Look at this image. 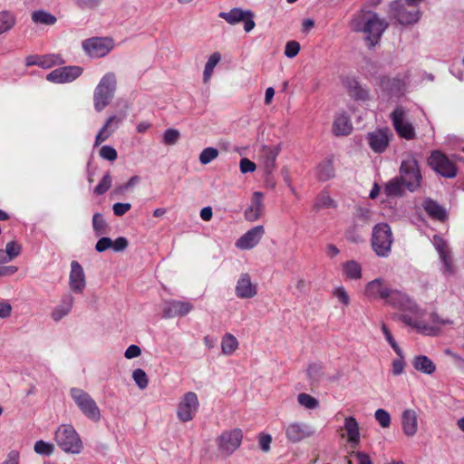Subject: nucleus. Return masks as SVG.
<instances>
[{"mask_svg":"<svg viewBox=\"0 0 464 464\" xmlns=\"http://www.w3.org/2000/svg\"><path fill=\"white\" fill-rule=\"evenodd\" d=\"M430 168L445 178H454L457 175L455 164L442 152L433 151L429 158Z\"/></svg>","mask_w":464,"mask_h":464,"instance_id":"ddd939ff","label":"nucleus"},{"mask_svg":"<svg viewBox=\"0 0 464 464\" xmlns=\"http://www.w3.org/2000/svg\"><path fill=\"white\" fill-rule=\"evenodd\" d=\"M82 72L80 66H64L53 70L46 75V80L50 82L63 84L74 81Z\"/></svg>","mask_w":464,"mask_h":464,"instance_id":"f3484780","label":"nucleus"},{"mask_svg":"<svg viewBox=\"0 0 464 464\" xmlns=\"http://www.w3.org/2000/svg\"><path fill=\"white\" fill-rule=\"evenodd\" d=\"M399 177L410 192H414L420 188L422 176L419 162L414 157L409 156L401 161Z\"/></svg>","mask_w":464,"mask_h":464,"instance_id":"423d86ee","label":"nucleus"},{"mask_svg":"<svg viewBox=\"0 0 464 464\" xmlns=\"http://www.w3.org/2000/svg\"><path fill=\"white\" fill-rule=\"evenodd\" d=\"M34 451L42 456H51L54 452V446L44 440H37L34 446Z\"/></svg>","mask_w":464,"mask_h":464,"instance_id":"37998d69","label":"nucleus"},{"mask_svg":"<svg viewBox=\"0 0 464 464\" xmlns=\"http://www.w3.org/2000/svg\"><path fill=\"white\" fill-rule=\"evenodd\" d=\"M63 61L59 54L48 53L44 55L31 54L25 58L26 66L37 65L43 69H50L63 63Z\"/></svg>","mask_w":464,"mask_h":464,"instance_id":"b1692460","label":"nucleus"},{"mask_svg":"<svg viewBox=\"0 0 464 464\" xmlns=\"http://www.w3.org/2000/svg\"><path fill=\"white\" fill-rule=\"evenodd\" d=\"M74 304V297L72 294L66 293L63 295L59 304L51 312V318L54 322H59L67 316L72 310Z\"/></svg>","mask_w":464,"mask_h":464,"instance_id":"a878e982","label":"nucleus"},{"mask_svg":"<svg viewBox=\"0 0 464 464\" xmlns=\"http://www.w3.org/2000/svg\"><path fill=\"white\" fill-rule=\"evenodd\" d=\"M132 378L136 385L140 389L144 390L149 384V379L146 372L142 369H136L132 372Z\"/></svg>","mask_w":464,"mask_h":464,"instance_id":"8fccbe9b","label":"nucleus"},{"mask_svg":"<svg viewBox=\"0 0 464 464\" xmlns=\"http://www.w3.org/2000/svg\"><path fill=\"white\" fill-rule=\"evenodd\" d=\"M220 60H221V55L218 52L213 53L208 57V59L205 64L204 71H203V81L205 83L208 82L209 80L211 79L213 72H214V69L218 65V63L220 62Z\"/></svg>","mask_w":464,"mask_h":464,"instance_id":"4c0bfd02","label":"nucleus"},{"mask_svg":"<svg viewBox=\"0 0 464 464\" xmlns=\"http://www.w3.org/2000/svg\"><path fill=\"white\" fill-rule=\"evenodd\" d=\"M199 409L198 395L194 392H188L180 398L177 407V418L181 422H188L194 419Z\"/></svg>","mask_w":464,"mask_h":464,"instance_id":"9b49d317","label":"nucleus"},{"mask_svg":"<svg viewBox=\"0 0 464 464\" xmlns=\"http://www.w3.org/2000/svg\"><path fill=\"white\" fill-rule=\"evenodd\" d=\"M2 464H20V452L16 450H10Z\"/></svg>","mask_w":464,"mask_h":464,"instance_id":"774afa93","label":"nucleus"},{"mask_svg":"<svg viewBox=\"0 0 464 464\" xmlns=\"http://www.w3.org/2000/svg\"><path fill=\"white\" fill-rule=\"evenodd\" d=\"M343 274L349 279L356 280L362 277V266L354 261L350 260L343 265Z\"/></svg>","mask_w":464,"mask_h":464,"instance_id":"58836bf2","label":"nucleus"},{"mask_svg":"<svg viewBox=\"0 0 464 464\" xmlns=\"http://www.w3.org/2000/svg\"><path fill=\"white\" fill-rule=\"evenodd\" d=\"M84 53L92 58H100L108 54L114 46L113 41L107 37H92L82 44Z\"/></svg>","mask_w":464,"mask_h":464,"instance_id":"f8f14e48","label":"nucleus"},{"mask_svg":"<svg viewBox=\"0 0 464 464\" xmlns=\"http://www.w3.org/2000/svg\"><path fill=\"white\" fill-rule=\"evenodd\" d=\"M391 288L380 278L369 282L365 285L364 295L372 299H382L386 301Z\"/></svg>","mask_w":464,"mask_h":464,"instance_id":"393cba45","label":"nucleus"},{"mask_svg":"<svg viewBox=\"0 0 464 464\" xmlns=\"http://www.w3.org/2000/svg\"><path fill=\"white\" fill-rule=\"evenodd\" d=\"M235 294L240 299H250L257 294V285L247 273L241 274L237 281Z\"/></svg>","mask_w":464,"mask_h":464,"instance_id":"4be33fe9","label":"nucleus"},{"mask_svg":"<svg viewBox=\"0 0 464 464\" xmlns=\"http://www.w3.org/2000/svg\"><path fill=\"white\" fill-rule=\"evenodd\" d=\"M100 156L106 160L113 161L117 159V150L109 145H104L100 150Z\"/></svg>","mask_w":464,"mask_h":464,"instance_id":"4d7b16f0","label":"nucleus"},{"mask_svg":"<svg viewBox=\"0 0 464 464\" xmlns=\"http://www.w3.org/2000/svg\"><path fill=\"white\" fill-rule=\"evenodd\" d=\"M406 79L405 78H382L381 81L382 86L388 90L392 93H398L402 91V89L406 85Z\"/></svg>","mask_w":464,"mask_h":464,"instance_id":"e433bc0d","label":"nucleus"},{"mask_svg":"<svg viewBox=\"0 0 464 464\" xmlns=\"http://www.w3.org/2000/svg\"><path fill=\"white\" fill-rule=\"evenodd\" d=\"M239 168H240V171L243 174H245V173L255 171L256 164L253 161H251L250 160H248L246 158H243V159H241V160L239 162Z\"/></svg>","mask_w":464,"mask_h":464,"instance_id":"0e129e2a","label":"nucleus"},{"mask_svg":"<svg viewBox=\"0 0 464 464\" xmlns=\"http://www.w3.org/2000/svg\"><path fill=\"white\" fill-rule=\"evenodd\" d=\"M22 251V246L16 241H10L6 244L5 249L4 250L5 255L8 262L17 257Z\"/></svg>","mask_w":464,"mask_h":464,"instance_id":"a18cd8bd","label":"nucleus"},{"mask_svg":"<svg viewBox=\"0 0 464 464\" xmlns=\"http://www.w3.org/2000/svg\"><path fill=\"white\" fill-rule=\"evenodd\" d=\"M193 309V304L186 301L170 300L163 304L162 313L164 318L185 316Z\"/></svg>","mask_w":464,"mask_h":464,"instance_id":"5701e85b","label":"nucleus"},{"mask_svg":"<svg viewBox=\"0 0 464 464\" xmlns=\"http://www.w3.org/2000/svg\"><path fill=\"white\" fill-rule=\"evenodd\" d=\"M422 207L427 215L432 219L443 222L448 218L446 208L430 198L424 199Z\"/></svg>","mask_w":464,"mask_h":464,"instance_id":"c85d7f7f","label":"nucleus"},{"mask_svg":"<svg viewBox=\"0 0 464 464\" xmlns=\"http://www.w3.org/2000/svg\"><path fill=\"white\" fill-rule=\"evenodd\" d=\"M180 137V133L178 130L169 128L167 129L163 133V142L166 145H174L178 142Z\"/></svg>","mask_w":464,"mask_h":464,"instance_id":"603ef678","label":"nucleus"},{"mask_svg":"<svg viewBox=\"0 0 464 464\" xmlns=\"http://www.w3.org/2000/svg\"><path fill=\"white\" fill-rule=\"evenodd\" d=\"M218 157V150L213 147L205 148L199 154V161L202 165H207Z\"/></svg>","mask_w":464,"mask_h":464,"instance_id":"49530a36","label":"nucleus"},{"mask_svg":"<svg viewBox=\"0 0 464 464\" xmlns=\"http://www.w3.org/2000/svg\"><path fill=\"white\" fill-rule=\"evenodd\" d=\"M243 432L240 429L224 431L218 438V450L225 455H231L241 444Z\"/></svg>","mask_w":464,"mask_h":464,"instance_id":"4468645a","label":"nucleus"},{"mask_svg":"<svg viewBox=\"0 0 464 464\" xmlns=\"http://www.w3.org/2000/svg\"><path fill=\"white\" fill-rule=\"evenodd\" d=\"M111 186V177L109 173L105 174L99 184L94 188V193L102 195L109 190Z\"/></svg>","mask_w":464,"mask_h":464,"instance_id":"5fc2aeb1","label":"nucleus"},{"mask_svg":"<svg viewBox=\"0 0 464 464\" xmlns=\"http://www.w3.org/2000/svg\"><path fill=\"white\" fill-rule=\"evenodd\" d=\"M333 295L338 299V301L343 304V305H349L351 299L348 292L346 289L343 286H337L334 289Z\"/></svg>","mask_w":464,"mask_h":464,"instance_id":"6e6d98bb","label":"nucleus"},{"mask_svg":"<svg viewBox=\"0 0 464 464\" xmlns=\"http://www.w3.org/2000/svg\"><path fill=\"white\" fill-rule=\"evenodd\" d=\"M405 186L400 177H394L384 186V193L389 198L402 197L405 192Z\"/></svg>","mask_w":464,"mask_h":464,"instance_id":"72a5a7b5","label":"nucleus"},{"mask_svg":"<svg viewBox=\"0 0 464 464\" xmlns=\"http://www.w3.org/2000/svg\"><path fill=\"white\" fill-rule=\"evenodd\" d=\"M343 428L347 433V441L355 447L360 443L361 435L359 430V424L355 418L349 416L344 419Z\"/></svg>","mask_w":464,"mask_h":464,"instance_id":"7c9ffc66","label":"nucleus"},{"mask_svg":"<svg viewBox=\"0 0 464 464\" xmlns=\"http://www.w3.org/2000/svg\"><path fill=\"white\" fill-rule=\"evenodd\" d=\"M388 27V23L379 17L374 12H365L358 15L353 21V30L365 34V39L370 46L378 44L382 34Z\"/></svg>","mask_w":464,"mask_h":464,"instance_id":"f257e3e1","label":"nucleus"},{"mask_svg":"<svg viewBox=\"0 0 464 464\" xmlns=\"http://www.w3.org/2000/svg\"><path fill=\"white\" fill-rule=\"evenodd\" d=\"M128 104L126 103L124 105L125 111H121L119 114H112L111 115L103 124V126L98 131L96 138H95V146H99L102 142L106 140L121 125V123L126 119L127 117V109Z\"/></svg>","mask_w":464,"mask_h":464,"instance_id":"2eb2a0df","label":"nucleus"},{"mask_svg":"<svg viewBox=\"0 0 464 464\" xmlns=\"http://www.w3.org/2000/svg\"><path fill=\"white\" fill-rule=\"evenodd\" d=\"M391 132L388 129H378L369 132L366 136L369 147L375 153H382L390 143Z\"/></svg>","mask_w":464,"mask_h":464,"instance_id":"a211bd4d","label":"nucleus"},{"mask_svg":"<svg viewBox=\"0 0 464 464\" xmlns=\"http://www.w3.org/2000/svg\"><path fill=\"white\" fill-rule=\"evenodd\" d=\"M433 246L439 253L440 259L442 263V266L440 268L441 272L445 276H450L453 274V265L450 251L444 241L439 236H434L432 240Z\"/></svg>","mask_w":464,"mask_h":464,"instance_id":"aec40b11","label":"nucleus"},{"mask_svg":"<svg viewBox=\"0 0 464 464\" xmlns=\"http://www.w3.org/2000/svg\"><path fill=\"white\" fill-rule=\"evenodd\" d=\"M314 207L316 208H334L336 207L334 200L327 192H322L316 198Z\"/></svg>","mask_w":464,"mask_h":464,"instance_id":"c03bdc74","label":"nucleus"},{"mask_svg":"<svg viewBox=\"0 0 464 464\" xmlns=\"http://www.w3.org/2000/svg\"><path fill=\"white\" fill-rule=\"evenodd\" d=\"M112 240L110 237H103L100 238L95 246V249L97 252H104L105 250L111 248Z\"/></svg>","mask_w":464,"mask_h":464,"instance_id":"e2e57ef3","label":"nucleus"},{"mask_svg":"<svg viewBox=\"0 0 464 464\" xmlns=\"http://www.w3.org/2000/svg\"><path fill=\"white\" fill-rule=\"evenodd\" d=\"M392 14L401 24L417 23L420 19V9L415 5H407L402 0H395L390 4Z\"/></svg>","mask_w":464,"mask_h":464,"instance_id":"9d476101","label":"nucleus"},{"mask_svg":"<svg viewBox=\"0 0 464 464\" xmlns=\"http://www.w3.org/2000/svg\"><path fill=\"white\" fill-rule=\"evenodd\" d=\"M69 286L71 291L75 294H82L86 287L84 270L81 264L75 260L71 262Z\"/></svg>","mask_w":464,"mask_h":464,"instance_id":"6ab92c4d","label":"nucleus"},{"mask_svg":"<svg viewBox=\"0 0 464 464\" xmlns=\"http://www.w3.org/2000/svg\"><path fill=\"white\" fill-rule=\"evenodd\" d=\"M372 212L368 208L360 207L356 210V217L363 222H369L372 218Z\"/></svg>","mask_w":464,"mask_h":464,"instance_id":"69168bd1","label":"nucleus"},{"mask_svg":"<svg viewBox=\"0 0 464 464\" xmlns=\"http://www.w3.org/2000/svg\"><path fill=\"white\" fill-rule=\"evenodd\" d=\"M265 234L263 226H256L242 235L236 242L237 247L243 250H248L255 247Z\"/></svg>","mask_w":464,"mask_h":464,"instance_id":"412c9836","label":"nucleus"},{"mask_svg":"<svg viewBox=\"0 0 464 464\" xmlns=\"http://www.w3.org/2000/svg\"><path fill=\"white\" fill-rule=\"evenodd\" d=\"M70 395L86 418L95 422L101 420V411L88 392L80 388H72Z\"/></svg>","mask_w":464,"mask_h":464,"instance_id":"0eeeda50","label":"nucleus"},{"mask_svg":"<svg viewBox=\"0 0 464 464\" xmlns=\"http://www.w3.org/2000/svg\"><path fill=\"white\" fill-rule=\"evenodd\" d=\"M300 51V44L296 41H289L285 47V55L287 58L295 57Z\"/></svg>","mask_w":464,"mask_h":464,"instance_id":"bf43d9fd","label":"nucleus"},{"mask_svg":"<svg viewBox=\"0 0 464 464\" xmlns=\"http://www.w3.org/2000/svg\"><path fill=\"white\" fill-rule=\"evenodd\" d=\"M382 334H384L386 341L392 346V348L396 353V354H401V347L398 345L397 342L392 337L390 330L388 329V327L386 326L385 324H382Z\"/></svg>","mask_w":464,"mask_h":464,"instance_id":"13d9d810","label":"nucleus"},{"mask_svg":"<svg viewBox=\"0 0 464 464\" xmlns=\"http://www.w3.org/2000/svg\"><path fill=\"white\" fill-rule=\"evenodd\" d=\"M12 305L7 300L0 299V318L5 319L10 316Z\"/></svg>","mask_w":464,"mask_h":464,"instance_id":"338daca9","label":"nucleus"},{"mask_svg":"<svg viewBox=\"0 0 464 464\" xmlns=\"http://www.w3.org/2000/svg\"><path fill=\"white\" fill-rule=\"evenodd\" d=\"M353 130V124L350 117L345 112L335 115L333 122V133L335 136H347Z\"/></svg>","mask_w":464,"mask_h":464,"instance_id":"c756f323","label":"nucleus"},{"mask_svg":"<svg viewBox=\"0 0 464 464\" xmlns=\"http://www.w3.org/2000/svg\"><path fill=\"white\" fill-rule=\"evenodd\" d=\"M263 208V194L259 191L254 192L251 204L245 210V218L251 222L257 220L262 215Z\"/></svg>","mask_w":464,"mask_h":464,"instance_id":"cd10ccee","label":"nucleus"},{"mask_svg":"<svg viewBox=\"0 0 464 464\" xmlns=\"http://www.w3.org/2000/svg\"><path fill=\"white\" fill-rule=\"evenodd\" d=\"M238 347L237 338L231 334H226L221 341V350L226 355L232 354Z\"/></svg>","mask_w":464,"mask_h":464,"instance_id":"79ce46f5","label":"nucleus"},{"mask_svg":"<svg viewBox=\"0 0 464 464\" xmlns=\"http://www.w3.org/2000/svg\"><path fill=\"white\" fill-rule=\"evenodd\" d=\"M412 365L415 370L425 374H432L436 371L435 363L426 355L415 356Z\"/></svg>","mask_w":464,"mask_h":464,"instance_id":"f704fd0d","label":"nucleus"},{"mask_svg":"<svg viewBox=\"0 0 464 464\" xmlns=\"http://www.w3.org/2000/svg\"><path fill=\"white\" fill-rule=\"evenodd\" d=\"M297 401L300 405L309 410L316 409L319 406V401L307 393H300L297 397Z\"/></svg>","mask_w":464,"mask_h":464,"instance_id":"de8ad7c7","label":"nucleus"},{"mask_svg":"<svg viewBox=\"0 0 464 464\" xmlns=\"http://www.w3.org/2000/svg\"><path fill=\"white\" fill-rule=\"evenodd\" d=\"M385 303L392 305L393 308L405 313L404 314H408L412 317H418L420 314V309L418 307L416 303L406 294L399 290L391 289Z\"/></svg>","mask_w":464,"mask_h":464,"instance_id":"1a4fd4ad","label":"nucleus"},{"mask_svg":"<svg viewBox=\"0 0 464 464\" xmlns=\"http://www.w3.org/2000/svg\"><path fill=\"white\" fill-rule=\"evenodd\" d=\"M116 76L107 72L99 82L93 92V105L97 111H103L111 102L116 91Z\"/></svg>","mask_w":464,"mask_h":464,"instance_id":"20e7f679","label":"nucleus"},{"mask_svg":"<svg viewBox=\"0 0 464 464\" xmlns=\"http://www.w3.org/2000/svg\"><path fill=\"white\" fill-rule=\"evenodd\" d=\"M32 20L35 24L53 25L56 23V17L44 10H37L32 14Z\"/></svg>","mask_w":464,"mask_h":464,"instance_id":"ea45409f","label":"nucleus"},{"mask_svg":"<svg viewBox=\"0 0 464 464\" xmlns=\"http://www.w3.org/2000/svg\"><path fill=\"white\" fill-rule=\"evenodd\" d=\"M423 313L420 310V314L418 317H412L408 314H401L400 320L405 324L411 326L416 329L419 333L427 335H435L442 326L452 324V321L448 318L440 317L437 313H431L430 315L431 324H429L420 320Z\"/></svg>","mask_w":464,"mask_h":464,"instance_id":"7ed1b4c3","label":"nucleus"},{"mask_svg":"<svg viewBox=\"0 0 464 464\" xmlns=\"http://www.w3.org/2000/svg\"><path fill=\"white\" fill-rule=\"evenodd\" d=\"M107 227V223L104 220L103 217L100 213H95L92 217V227L95 232V235L101 236L105 233Z\"/></svg>","mask_w":464,"mask_h":464,"instance_id":"09e8293b","label":"nucleus"},{"mask_svg":"<svg viewBox=\"0 0 464 464\" xmlns=\"http://www.w3.org/2000/svg\"><path fill=\"white\" fill-rule=\"evenodd\" d=\"M316 176L321 181H327L334 177V169L332 159L327 158L317 165Z\"/></svg>","mask_w":464,"mask_h":464,"instance_id":"c9c22d12","label":"nucleus"},{"mask_svg":"<svg viewBox=\"0 0 464 464\" xmlns=\"http://www.w3.org/2000/svg\"><path fill=\"white\" fill-rule=\"evenodd\" d=\"M374 418L382 428H388L391 425L390 413L383 409H378L374 413Z\"/></svg>","mask_w":464,"mask_h":464,"instance_id":"864d4df0","label":"nucleus"},{"mask_svg":"<svg viewBox=\"0 0 464 464\" xmlns=\"http://www.w3.org/2000/svg\"><path fill=\"white\" fill-rule=\"evenodd\" d=\"M16 23L15 15L9 11L0 12V34L11 30Z\"/></svg>","mask_w":464,"mask_h":464,"instance_id":"a19ab883","label":"nucleus"},{"mask_svg":"<svg viewBox=\"0 0 464 464\" xmlns=\"http://www.w3.org/2000/svg\"><path fill=\"white\" fill-rule=\"evenodd\" d=\"M401 426L404 434L413 437L418 430V415L412 409H406L401 414Z\"/></svg>","mask_w":464,"mask_h":464,"instance_id":"bb28decb","label":"nucleus"},{"mask_svg":"<svg viewBox=\"0 0 464 464\" xmlns=\"http://www.w3.org/2000/svg\"><path fill=\"white\" fill-rule=\"evenodd\" d=\"M408 111L403 106H397L391 114V120L397 134L405 140L415 139L416 131L411 122L407 119Z\"/></svg>","mask_w":464,"mask_h":464,"instance_id":"6e6552de","label":"nucleus"},{"mask_svg":"<svg viewBox=\"0 0 464 464\" xmlns=\"http://www.w3.org/2000/svg\"><path fill=\"white\" fill-rule=\"evenodd\" d=\"M286 439L292 443H297L315 434L313 426L306 422L295 421L285 427Z\"/></svg>","mask_w":464,"mask_h":464,"instance_id":"dca6fc26","label":"nucleus"},{"mask_svg":"<svg viewBox=\"0 0 464 464\" xmlns=\"http://www.w3.org/2000/svg\"><path fill=\"white\" fill-rule=\"evenodd\" d=\"M265 152H266V160H265V164H266V168L268 171H271V169L275 167V162H276V156L277 154L270 150V149H265Z\"/></svg>","mask_w":464,"mask_h":464,"instance_id":"052dcab7","label":"nucleus"},{"mask_svg":"<svg viewBox=\"0 0 464 464\" xmlns=\"http://www.w3.org/2000/svg\"><path fill=\"white\" fill-rule=\"evenodd\" d=\"M131 208L130 203L117 202L113 204L112 210L115 216L121 217L127 213Z\"/></svg>","mask_w":464,"mask_h":464,"instance_id":"680f3d73","label":"nucleus"},{"mask_svg":"<svg viewBox=\"0 0 464 464\" xmlns=\"http://www.w3.org/2000/svg\"><path fill=\"white\" fill-rule=\"evenodd\" d=\"M398 358L394 359L392 363V372L393 375L398 376L404 372L405 360L404 353L401 349V354H397Z\"/></svg>","mask_w":464,"mask_h":464,"instance_id":"3c124183","label":"nucleus"},{"mask_svg":"<svg viewBox=\"0 0 464 464\" xmlns=\"http://www.w3.org/2000/svg\"><path fill=\"white\" fill-rule=\"evenodd\" d=\"M218 16L226 20L230 24H237L239 22L244 21L246 17H253V13L249 10L244 11L236 7L228 12H220Z\"/></svg>","mask_w":464,"mask_h":464,"instance_id":"2f4dec72","label":"nucleus"},{"mask_svg":"<svg viewBox=\"0 0 464 464\" xmlns=\"http://www.w3.org/2000/svg\"><path fill=\"white\" fill-rule=\"evenodd\" d=\"M54 440L62 450L70 454H80L83 443L76 430L71 424L60 425L54 433Z\"/></svg>","mask_w":464,"mask_h":464,"instance_id":"f03ea898","label":"nucleus"},{"mask_svg":"<svg viewBox=\"0 0 464 464\" xmlns=\"http://www.w3.org/2000/svg\"><path fill=\"white\" fill-rule=\"evenodd\" d=\"M393 236L387 223L376 224L372 228V246L380 257H387L391 254Z\"/></svg>","mask_w":464,"mask_h":464,"instance_id":"39448f33","label":"nucleus"},{"mask_svg":"<svg viewBox=\"0 0 464 464\" xmlns=\"http://www.w3.org/2000/svg\"><path fill=\"white\" fill-rule=\"evenodd\" d=\"M343 86L348 90L351 96L358 100H364L367 92L362 89L354 77L346 76L342 79Z\"/></svg>","mask_w":464,"mask_h":464,"instance_id":"473e14b6","label":"nucleus"}]
</instances>
